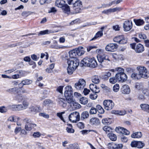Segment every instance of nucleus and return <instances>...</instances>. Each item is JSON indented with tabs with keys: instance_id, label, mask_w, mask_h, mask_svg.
I'll use <instances>...</instances> for the list:
<instances>
[{
	"instance_id": "1",
	"label": "nucleus",
	"mask_w": 149,
	"mask_h": 149,
	"mask_svg": "<svg viewBox=\"0 0 149 149\" xmlns=\"http://www.w3.org/2000/svg\"><path fill=\"white\" fill-rule=\"evenodd\" d=\"M115 70L118 71V73L115 75L119 82H122L126 81L127 79V76L124 72V70L121 68H117Z\"/></svg>"
},
{
	"instance_id": "2",
	"label": "nucleus",
	"mask_w": 149,
	"mask_h": 149,
	"mask_svg": "<svg viewBox=\"0 0 149 149\" xmlns=\"http://www.w3.org/2000/svg\"><path fill=\"white\" fill-rule=\"evenodd\" d=\"M139 73H141L142 78L146 79L149 77V72L147 69L144 66H139L137 67Z\"/></svg>"
},
{
	"instance_id": "3",
	"label": "nucleus",
	"mask_w": 149,
	"mask_h": 149,
	"mask_svg": "<svg viewBox=\"0 0 149 149\" xmlns=\"http://www.w3.org/2000/svg\"><path fill=\"white\" fill-rule=\"evenodd\" d=\"M24 122L25 124V129L26 131H30L31 130L32 128L36 127L37 125L34 123L32 121L29 119L26 118L24 119Z\"/></svg>"
},
{
	"instance_id": "4",
	"label": "nucleus",
	"mask_w": 149,
	"mask_h": 149,
	"mask_svg": "<svg viewBox=\"0 0 149 149\" xmlns=\"http://www.w3.org/2000/svg\"><path fill=\"white\" fill-rule=\"evenodd\" d=\"M68 118L69 120L70 121L73 123H76L80 120L79 113L77 111L71 113L69 115Z\"/></svg>"
},
{
	"instance_id": "5",
	"label": "nucleus",
	"mask_w": 149,
	"mask_h": 149,
	"mask_svg": "<svg viewBox=\"0 0 149 149\" xmlns=\"http://www.w3.org/2000/svg\"><path fill=\"white\" fill-rule=\"evenodd\" d=\"M136 43H133L130 45L131 47L135 50V51L137 53H141L143 52L144 50L143 46L141 44L139 43L136 45Z\"/></svg>"
},
{
	"instance_id": "6",
	"label": "nucleus",
	"mask_w": 149,
	"mask_h": 149,
	"mask_svg": "<svg viewBox=\"0 0 149 149\" xmlns=\"http://www.w3.org/2000/svg\"><path fill=\"white\" fill-rule=\"evenodd\" d=\"M79 60L78 59H68L67 61L68 66L74 68H77L79 65Z\"/></svg>"
},
{
	"instance_id": "7",
	"label": "nucleus",
	"mask_w": 149,
	"mask_h": 149,
	"mask_svg": "<svg viewBox=\"0 0 149 149\" xmlns=\"http://www.w3.org/2000/svg\"><path fill=\"white\" fill-rule=\"evenodd\" d=\"M104 109L107 110H111L113 107L114 104L112 100H105L103 102Z\"/></svg>"
},
{
	"instance_id": "8",
	"label": "nucleus",
	"mask_w": 149,
	"mask_h": 149,
	"mask_svg": "<svg viewBox=\"0 0 149 149\" xmlns=\"http://www.w3.org/2000/svg\"><path fill=\"white\" fill-rule=\"evenodd\" d=\"M97 58L99 62L102 63V65H103V64H105L104 63L107 60L109 62L111 61V60L109 57L105 54H98L97 56Z\"/></svg>"
},
{
	"instance_id": "9",
	"label": "nucleus",
	"mask_w": 149,
	"mask_h": 149,
	"mask_svg": "<svg viewBox=\"0 0 149 149\" xmlns=\"http://www.w3.org/2000/svg\"><path fill=\"white\" fill-rule=\"evenodd\" d=\"M86 85L85 81L82 79H80L78 82L74 84V87L78 90H83Z\"/></svg>"
},
{
	"instance_id": "10",
	"label": "nucleus",
	"mask_w": 149,
	"mask_h": 149,
	"mask_svg": "<svg viewBox=\"0 0 149 149\" xmlns=\"http://www.w3.org/2000/svg\"><path fill=\"white\" fill-rule=\"evenodd\" d=\"M113 40L115 42H118L121 44L126 43L127 42V39L123 36H119L115 37Z\"/></svg>"
},
{
	"instance_id": "11",
	"label": "nucleus",
	"mask_w": 149,
	"mask_h": 149,
	"mask_svg": "<svg viewBox=\"0 0 149 149\" xmlns=\"http://www.w3.org/2000/svg\"><path fill=\"white\" fill-rule=\"evenodd\" d=\"M118 48V45L115 43H110L107 45L105 50L108 52H113L116 50Z\"/></svg>"
},
{
	"instance_id": "12",
	"label": "nucleus",
	"mask_w": 149,
	"mask_h": 149,
	"mask_svg": "<svg viewBox=\"0 0 149 149\" xmlns=\"http://www.w3.org/2000/svg\"><path fill=\"white\" fill-rule=\"evenodd\" d=\"M123 28L125 31H128L130 30L132 27V24L131 21L127 20L123 24Z\"/></svg>"
},
{
	"instance_id": "13",
	"label": "nucleus",
	"mask_w": 149,
	"mask_h": 149,
	"mask_svg": "<svg viewBox=\"0 0 149 149\" xmlns=\"http://www.w3.org/2000/svg\"><path fill=\"white\" fill-rule=\"evenodd\" d=\"M64 95L65 96H72V88L70 86H67L65 88Z\"/></svg>"
},
{
	"instance_id": "14",
	"label": "nucleus",
	"mask_w": 149,
	"mask_h": 149,
	"mask_svg": "<svg viewBox=\"0 0 149 149\" xmlns=\"http://www.w3.org/2000/svg\"><path fill=\"white\" fill-rule=\"evenodd\" d=\"M115 131L118 133H121L126 135H129L130 133L129 131L126 129L121 127H116L115 129Z\"/></svg>"
},
{
	"instance_id": "15",
	"label": "nucleus",
	"mask_w": 149,
	"mask_h": 149,
	"mask_svg": "<svg viewBox=\"0 0 149 149\" xmlns=\"http://www.w3.org/2000/svg\"><path fill=\"white\" fill-rule=\"evenodd\" d=\"M122 93L124 94H129L130 92V89L129 86L127 85H123L121 89Z\"/></svg>"
},
{
	"instance_id": "16",
	"label": "nucleus",
	"mask_w": 149,
	"mask_h": 149,
	"mask_svg": "<svg viewBox=\"0 0 149 149\" xmlns=\"http://www.w3.org/2000/svg\"><path fill=\"white\" fill-rule=\"evenodd\" d=\"M9 109L13 110L20 111L23 110L22 107V104L10 105L8 107Z\"/></svg>"
},
{
	"instance_id": "17",
	"label": "nucleus",
	"mask_w": 149,
	"mask_h": 149,
	"mask_svg": "<svg viewBox=\"0 0 149 149\" xmlns=\"http://www.w3.org/2000/svg\"><path fill=\"white\" fill-rule=\"evenodd\" d=\"M77 51L75 49L70 51L69 53L70 57L69 59H77Z\"/></svg>"
},
{
	"instance_id": "18",
	"label": "nucleus",
	"mask_w": 149,
	"mask_h": 149,
	"mask_svg": "<svg viewBox=\"0 0 149 149\" xmlns=\"http://www.w3.org/2000/svg\"><path fill=\"white\" fill-rule=\"evenodd\" d=\"M58 104L61 106L64 107L67 105V103L65 100L62 98H58L57 99Z\"/></svg>"
},
{
	"instance_id": "19",
	"label": "nucleus",
	"mask_w": 149,
	"mask_h": 149,
	"mask_svg": "<svg viewBox=\"0 0 149 149\" xmlns=\"http://www.w3.org/2000/svg\"><path fill=\"white\" fill-rule=\"evenodd\" d=\"M97 66V63L94 58H91L89 61V66L90 67L95 68Z\"/></svg>"
},
{
	"instance_id": "20",
	"label": "nucleus",
	"mask_w": 149,
	"mask_h": 149,
	"mask_svg": "<svg viewBox=\"0 0 149 149\" xmlns=\"http://www.w3.org/2000/svg\"><path fill=\"white\" fill-rule=\"evenodd\" d=\"M32 83V81L31 79H25L22 80L21 82L18 84V85L20 86L22 84V87L24 85H29L31 84Z\"/></svg>"
},
{
	"instance_id": "21",
	"label": "nucleus",
	"mask_w": 149,
	"mask_h": 149,
	"mask_svg": "<svg viewBox=\"0 0 149 149\" xmlns=\"http://www.w3.org/2000/svg\"><path fill=\"white\" fill-rule=\"evenodd\" d=\"M56 31L53 30H46L44 31H41L38 34L39 36L53 33L56 32Z\"/></svg>"
},
{
	"instance_id": "22",
	"label": "nucleus",
	"mask_w": 149,
	"mask_h": 149,
	"mask_svg": "<svg viewBox=\"0 0 149 149\" xmlns=\"http://www.w3.org/2000/svg\"><path fill=\"white\" fill-rule=\"evenodd\" d=\"M91 58L86 57L81 61V63L82 64V66H89V61Z\"/></svg>"
},
{
	"instance_id": "23",
	"label": "nucleus",
	"mask_w": 149,
	"mask_h": 149,
	"mask_svg": "<svg viewBox=\"0 0 149 149\" xmlns=\"http://www.w3.org/2000/svg\"><path fill=\"white\" fill-rule=\"evenodd\" d=\"M90 124L91 125H97L100 123V121L99 119L96 118H93L90 121Z\"/></svg>"
},
{
	"instance_id": "24",
	"label": "nucleus",
	"mask_w": 149,
	"mask_h": 149,
	"mask_svg": "<svg viewBox=\"0 0 149 149\" xmlns=\"http://www.w3.org/2000/svg\"><path fill=\"white\" fill-rule=\"evenodd\" d=\"M142 136V133L140 132H136L132 134L131 137L133 138H140Z\"/></svg>"
},
{
	"instance_id": "25",
	"label": "nucleus",
	"mask_w": 149,
	"mask_h": 149,
	"mask_svg": "<svg viewBox=\"0 0 149 149\" xmlns=\"http://www.w3.org/2000/svg\"><path fill=\"white\" fill-rule=\"evenodd\" d=\"M77 51V56H81L84 53L83 47H79L78 48L75 49Z\"/></svg>"
},
{
	"instance_id": "26",
	"label": "nucleus",
	"mask_w": 149,
	"mask_h": 149,
	"mask_svg": "<svg viewBox=\"0 0 149 149\" xmlns=\"http://www.w3.org/2000/svg\"><path fill=\"white\" fill-rule=\"evenodd\" d=\"M140 107L142 110L149 113V105L142 104H140Z\"/></svg>"
},
{
	"instance_id": "27",
	"label": "nucleus",
	"mask_w": 149,
	"mask_h": 149,
	"mask_svg": "<svg viewBox=\"0 0 149 149\" xmlns=\"http://www.w3.org/2000/svg\"><path fill=\"white\" fill-rule=\"evenodd\" d=\"M62 9L63 12L65 13L68 14L70 11L69 6L67 4H65L62 7Z\"/></svg>"
},
{
	"instance_id": "28",
	"label": "nucleus",
	"mask_w": 149,
	"mask_h": 149,
	"mask_svg": "<svg viewBox=\"0 0 149 149\" xmlns=\"http://www.w3.org/2000/svg\"><path fill=\"white\" fill-rule=\"evenodd\" d=\"M103 35L102 31H98L95 35V36L91 39L90 41H92L93 40H95L97 39L98 38H100Z\"/></svg>"
},
{
	"instance_id": "29",
	"label": "nucleus",
	"mask_w": 149,
	"mask_h": 149,
	"mask_svg": "<svg viewBox=\"0 0 149 149\" xmlns=\"http://www.w3.org/2000/svg\"><path fill=\"white\" fill-rule=\"evenodd\" d=\"M65 1L63 0H57L55 2V5L58 7L62 8L65 4Z\"/></svg>"
},
{
	"instance_id": "30",
	"label": "nucleus",
	"mask_w": 149,
	"mask_h": 149,
	"mask_svg": "<svg viewBox=\"0 0 149 149\" xmlns=\"http://www.w3.org/2000/svg\"><path fill=\"white\" fill-rule=\"evenodd\" d=\"M112 120L110 118L103 119L102 120V123L104 125H109L112 123Z\"/></svg>"
},
{
	"instance_id": "31",
	"label": "nucleus",
	"mask_w": 149,
	"mask_h": 149,
	"mask_svg": "<svg viewBox=\"0 0 149 149\" xmlns=\"http://www.w3.org/2000/svg\"><path fill=\"white\" fill-rule=\"evenodd\" d=\"M141 74L139 73L138 74L134 73L132 74L131 77L133 79H139L142 77Z\"/></svg>"
},
{
	"instance_id": "32",
	"label": "nucleus",
	"mask_w": 149,
	"mask_h": 149,
	"mask_svg": "<svg viewBox=\"0 0 149 149\" xmlns=\"http://www.w3.org/2000/svg\"><path fill=\"white\" fill-rule=\"evenodd\" d=\"M100 77L97 75H94L93 76L92 80L93 82L95 84L99 83L100 81Z\"/></svg>"
},
{
	"instance_id": "33",
	"label": "nucleus",
	"mask_w": 149,
	"mask_h": 149,
	"mask_svg": "<svg viewBox=\"0 0 149 149\" xmlns=\"http://www.w3.org/2000/svg\"><path fill=\"white\" fill-rule=\"evenodd\" d=\"M134 21L135 24L138 26H141L144 24L145 22L143 19H134Z\"/></svg>"
},
{
	"instance_id": "34",
	"label": "nucleus",
	"mask_w": 149,
	"mask_h": 149,
	"mask_svg": "<svg viewBox=\"0 0 149 149\" xmlns=\"http://www.w3.org/2000/svg\"><path fill=\"white\" fill-rule=\"evenodd\" d=\"M65 97H66L65 100L66 102H67L68 104H69L70 106H71V105H72L74 101L72 99V96Z\"/></svg>"
},
{
	"instance_id": "35",
	"label": "nucleus",
	"mask_w": 149,
	"mask_h": 149,
	"mask_svg": "<svg viewBox=\"0 0 149 149\" xmlns=\"http://www.w3.org/2000/svg\"><path fill=\"white\" fill-rule=\"evenodd\" d=\"M82 2L79 0L76 1L73 5V8H81L82 7Z\"/></svg>"
},
{
	"instance_id": "36",
	"label": "nucleus",
	"mask_w": 149,
	"mask_h": 149,
	"mask_svg": "<svg viewBox=\"0 0 149 149\" xmlns=\"http://www.w3.org/2000/svg\"><path fill=\"white\" fill-rule=\"evenodd\" d=\"M89 116L88 113L87 111L83 112L81 115V120H84L87 118Z\"/></svg>"
},
{
	"instance_id": "37",
	"label": "nucleus",
	"mask_w": 149,
	"mask_h": 149,
	"mask_svg": "<svg viewBox=\"0 0 149 149\" xmlns=\"http://www.w3.org/2000/svg\"><path fill=\"white\" fill-rule=\"evenodd\" d=\"M111 75V73L110 72H106L102 76V78L103 79L105 80H107Z\"/></svg>"
},
{
	"instance_id": "38",
	"label": "nucleus",
	"mask_w": 149,
	"mask_h": 149,
	"mask_svg": "<svg viewBox=\"0 0 149 149\" xmlns=\"http://www.w3.org/2000/svg\"><path fill=\"white\" fill-rule=\"evenodd\" d=\"M108 136L112 141H115L117 139V136L116 135L113 133L109 134Z\"/></svg>"
},
{
	"instance_id": "39",
	"label": "nucleus",
	"mask_w": 149,
	"mask_h": 149,
	"mask_svg": "<svg viewBox=\"0 0 149 149\" xmlns=\"http://www.w3.org/2000/svg\"><path fill=\"white\" fill-rule=\"evenodd\" d=\"M71 107L76 109H79L81 107L79 104L75 102V101H74V103H72V105H71Z\"/></svg>"
},
{
	"instance_id": "40",
	"label": "nucleus",
	"mask_w": 149,
	"mask_h": 149,
	"mask_svg": "<svg viewBox=\"0 0 149 149\" xmlns=\"http://www.w3.org/2000/svg\"><path fill=\"white\" fill-rule=\"evenodd\" d=\"M16 72L19 74L20 78L25 76L26 73L25 71L22 70H17L16 71Z\"/></svg>"
},
{
	"instance_id": "41",
	"label": "nucleus",
	"mask_w": 149,
	"mask_h": 149,
	"mask_svg": "<svg viewBox=\"0 0 149 149\" xmlns=\"http://www.w3.org/2000/svg\"><path fill=\"white\" fill-rule=\"evenodd\" d=\"M143 84L141 83H136L135 84L134 87L136 88L138 90L142 89L143 87Z\"/></svg>"
},
{
	"instance_id": "42",
	"label": "nucleus",
	"mask_w": 149,
	"mask_h": 149,
	"mask_svg": "<svg viewBox=\"0 0 149 149\" xmlns=\"http://www.w3.org/2000/svg\"><path fill=\"white\" fill-rule=\"evenodd\" d=\"M80 102L82 104H85L88 102V100L87 98L82 97L79 99Z\"/></svg>"
},
{
	"instance_id": "43",
	"label": "nucleus",
	"mask_w": 149,
	"mask_h": 149,
	"mask_svg": "<svg viewBox=\"0 0 149 149\" xmlns=\"http://www.w3.org/2000/svg\"><path fill=\"white\" fill-rule=\"evenodd\" d=\"M76 68H71L69 66H68L67 68V72L70 75L72 74L73 71L75 70Z\"/></svg>"
},
{
	"instance_id": "44",
	"label": "nucleus",
	"mask_w": 149,
	"mask_h": 149,
	"mask_svg": "<svg viewBox=\"0 0 149 149\" xmlns=\"http://www.w3.org/2000/svg\"><path fill=\"white\" fill-rule=\"evenodd\" d=\"M145 20L146 22L148 24L144 26V28L145 30H148L149 29V16L145 17Z\"/></svg>"
},
{
	"instance_id": "45",
	"label": "nucleus",
	"mask_w": 149,
	"mask_h": 149,
	"mask_svg": "<svg viewBox=\"0 0 149 149\" xmlns=\"http://www.w3.org/2000/svg\"><path fill=\"white\" fill-rule=\"evenodd\" d=\"M23 97L22 95L21 94H17L15 97V99L18 102L21 101L23 100Z\"/></svg>"
},
{
	"instance_id": "46",
	"label": "nucleus",
	"mask_w": 149,
	"mask_h": 149,
	"mask_svg": "<svg viewBox=\"0 0 149 149\" xmlns=\"http://www.w3.org/2000/svg\"><path fill=\"white\" fill-rule=\"evenodd\" d=\"M114 149H122L123 147V145L122 144H117L114 143Z\"/></svg>"
},
{
	"instance_id": "47",
	"label": "nucleus",
	"mask_w": 149,
	"mask_h": 149,
	"mask_svg": "<svg viewBox=\"0 0 149 149\" xmlns=\"http://www.w3.org/2000/svg\"><path fill=\"white\" fill-rule=\"evenodd\" d=\"M109 81L110 83L112 84H114L117 82L118 81V79L116 77H111L109 79Z\"/></svg>"
},
{
	"instance_id": "48",
	"label": "nucleus",
	"mask_w": 149,
	"mask_h": 149,
	"mask_svg": "<svg viewBox=\"0 0 149 149\" xmlns=\"http://www.w3.org/2000/svg\"><path fill=\"white\" fill-rule=\"evenodd\" d=\"M97 111L96 108L93 107H91L89 111V113L90 114H95L97 113Z\"/></svg>"
},
{
	"instance_id": "49",
	"label": "nucleus",
	"mask_w": 149,
	"mask_h": 149,
	"mask_svg": "<svg viewBox=\"0 0 149 149\" xmlns=\"http://www.w3.org/2000/svg\"><path fill=\"white\" fill-rule=\"evenodd\" d=\"M144 143L141 141H137V147L138 148H141L144 146Z\"/></svg>"
},
{
	"instance_id": "50",
	"label": "nucleus",
	"mask_w": 149,
	"mask_h": 149,
	"mask_svg": "<svg viewBox=\"0 0 149 149\" xmlns=\"http://www.w3.org/2000/svg\"><path fill=\"white\" fill-rule=\"evenodd\" d=\"M113 89L114 92H118L119 89V85L118 84H116L114 85L113 87Z\"/></svg>"
},
{
	"instance_id": "51",
	"label": "nucleus",
	"mask_w": 149,
	"mask_h": 149,
	"mask_svg": "<svg viewBox=\"0 0 149 149\" xmlns=\"http://www.w3.org/2000/svg\"><path fill=\"white\" fill-rule=\"evenodd\" d=\"M28 106V103L25 101L23 102L22 104V107L23 110L26 109Z\"/></svg>"
},
{
	"instance_id": "52",
	"label": "nucleus",
	"mask_w": 149,
	"mask_h": 149,
	"mask_svg": "<svg viewBox=\"0 0 149 149\" xmlns=\"http://www.w3.org/2000/svg\"><path fill=\"white\" fill-rule=\"evenodd\" d=\"M65 113V112H62L61 113H57V116L58 117L61 119L62 120L63 122H65L64 118L62 116V114Z\"/></svg>"
},
{
	"instance_id": "53",
	"label": "nucleus",
	"mask_w": 149,
	"mask_h": 149,
	"mask_svg": "<svg viewBox=\"0 0 149 149\" xmlns=\"http://www.w3.org/2000/svg\"><path fill=\"white\" fill-rule=\"evenodd\" d=\"M77 127L80 129H82L84 127V124L82 122H79L77 124Z\"/></svg>"
},
{
	"instance_id": "54",
	"label": "nucleus",
	"mask_w": 149,
	"mask_h": 149,
	"mask_svg": "<svg viewBox=\"0 0 149 149\" xmlns=\"http://www.w3.org/2000/svg\"><path fill=\"white\" fill-rule=\"evenodd\" d=\"M74 11L73 14H76L80 13L81 11V8H73Z\"/></svg>"
},
{
	"instance_id": "55",
	"label": "nucleus",
	"mask_w": 149,
	"mask_h": 149,
	"mask_svg": "<svg viewBox=\"0 0 149 149\" xmlns=\"http://www.w3.org/2000/svg\"><path fill=\"white\" fill-rule=\"evenodd\" d=\"M103 130L105 131L106 133H108L110 132L111 129L110 127L108 126H105L103 128Z\"/></svg>"
},
{
	"instance_id": "56",
	"label": "nucleus",
	"mask_w": 149,
	"mask_h": 149,
	"mask_svg": "<svg viewBox=\"0 0 149 149\" xmlns=\"http://www.w3.org/2000/svg\"><path fill=\"white\" fill-rule=\"evenodd\" d=\"M139 37L141 39H145L147 38L146 35L143 33H141L139 34Z\"/></svg>"
},
{
	"instance_id": "57",
	"label": "nucleus",
	"mask_w": 149,
	"mask_h": 149,
	"mask_svg": "<svg viewBox=\"0 0 149 149\" xmlns=\"http://www.w3.org/2000/svg\"><path fill=\"white\" fill-rule=\"evenodd\" d=\"M51 103V100L49 99H46L44 101L43 105L45 106L48 104H50Z\"/></svg>"
},
{
	"instance_id": "58",
	"label": "nucleus",
	"mask_w": 149,
	"mask_h": 149,
	"mask_svg": "<svg viewBox=\"0 0 149 149\" xmlns=\"http://www.w3.org/2000/svg\"><path fill=\"white\" fill-rule=\"evenodd\" d=\"M66 130L68 133H73L74 132V130L71 127H67Z\"/></svg>"
},
{
	"instance_id": "59",
	"label": "nucleus",
	"mask_w": 149,
	"mask_h": 149,
	"mask_svg": "<svg viewBox=\"0 0 149 149\" xmlns=\"http://www.w3.org/2000/svg\"><path fill=\"white\" fill-rule=\"evenodd\" d=\"M7 111V109L4 106L0 107V112L1 113L6 112Z\"/></svg>"
},
{
	"instance_id": "60",
	"label": "nucleus",
	"mask_w": 149,
	"mask_h": 149,
	"mask_svg": "<svg viewBox=\"0 0 149 149\" xmlns=\"http://www.w3.org/2000/svg\"><path fill=\"white\" fill-rule=\"evenodd\" d=\"M39 115L40 116H42L45 118H48L49 117V115L46 114L45 113H40L39 114Z\"/></svg>"
},
{
	"instance_id": "61",
	"label": "nucleus",
	"mask_w": 149,
	"mask_h": 149,
	"mask_svg": "<svg viewBox=\"0 0 149 149\" xmlns=\"http://www.w3.org/2000/svg\"><path fill=\"white\" fill-rule=\"evenodd\" d=\"M16 89V87H14L12 88H9L6 90V91L9 93H12L15 92Z\"/></svg>"
},
{
	"instance_id": "62",
	"label": "nucleus",
	"mask_w": 149,
	"mask_h": 149,
	"mask_svg": "<svg viewBox=\"0 0 149 149\" xmlns=\"http://www.w3.org/2000/svg\"><path fill=\"white\" fill-rule=\"evenodd\" d=\"M19 87V89L20 90L22 91V93H29V92L27 91L26 89L24 88H22V86L21 87Z\"/></svg>"
},
{
	"instance_id": "63",
	"label": "nucleus",
	"mask_w": 149,
	"mask_h": 149,
	"mask_svg": "<svg viewBox=\"0 0 149 149\" xmlns=\"http://www.w3.org/2000/svg\"><path fill=\"white\" fill-rule=\"evenodd\" d=\"M29 109L32 111L36 112L37 111V107L34 106H31Z\"/></svg>"
},
{
	"instance_id": "64",
	"label": "nucleus",
	"mask_w": 149,
	"mask_h": 149,
	"mask_svg": "<svg viewBox=\"0 0 149 149\" xmlns=\"http://www.w3.org/2000/svg\"><path fill=\"white\" fill-rule=\"evenodd\" d=\"M97 97V95L96 93L91 94L90 95V97L93 100L95 99Z\"/></svg>"
}]
</instances>
